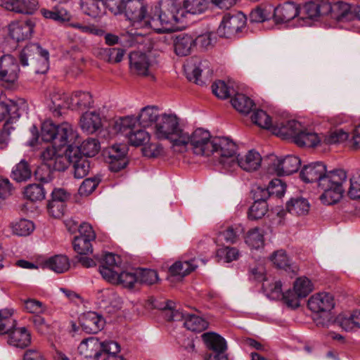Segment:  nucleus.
I'll list each match as a JSON object with an SVG mask.
<instances>
[{"instance_id":"16","label":"nucleus","mask_w":360,"mask_h":360,"mask_svg":"<svg viewBox=\"0 0 360 360\" xmlns=\"http://www.w3.org/2000/svg\"><path fill=\"white\" fill-rule=\"evenodd\" d=\"M34 27L35 21L32 18L13 22L8 25V34L18 42L23 41L31 37Z\"/></svg>"},{"instance_id":"57","label":"nucleus","mask_w":360,"mask_h":360,"mask_svg":"<svg viewBox=\"0 0 360 360\" xmlns=\"http://www.w3.org/2000/svg\"><path fill=\"white\" fill-rule=\"evenodd\" d=\"M24 195L30 201H39L44 199L45 191L41 185L33 184L25 187Z\"/></svg>"},{"instance_id":"18","label":"nucleus","mask_w":360,"mask_h":360,"mask_svg":"<svg viewBox=\"0 0 360 360\" xmlns=\"http://www.w3.org/2000/svg\"><path fill=\"white\" fill-rule=\"evenodd\" d=\"M303 127L301 122L295 120L281 122H275L273 134L284 139H291L295 143L300 133L303 130Z\"/></svg>"},{"instance_id":"56","label":"nucleus","mask_w":360,"mask_h":360,"mask_svg":"<svg viewBox=\"0 0 360 360\" xmlns=\"http://www.w3.org/2000/svg\"><path fill=\"white\" fill-rule=\"evenodd\" d=\"M137 122V118L133 116H127L120 118L115 122L114 129L115 131L122 134H129L133 131V128Z\"/></svg>"},{"instance_id":"38","label":"nucleus","mask_w":360,"mask_h":360,"mask_svg":"<svg viewBox=\"0 0 360 360\" xmlns=\"http://www.w3.org/2000/svg\"><path fill=\"white\" fill-rule=\"evenodd\" d=\"M160 115L158 113V108L155 106H146L142 108L137 120L139 124L143 127L151 126L153 123L156 124Z\"/></svg>"},{"instance_id":"3","label":"nucleus","mask_w":360,"mask_h":360,"mask_svg":"<svg viewBox=\"0 0 360 360\" xmlns=\"http://www.w3.org/2000/svg\"><path fill=\"white\" fill-rule=\"evenodd\" d=\"M40 136L44 142H51L55 146L64 147L71 144L77 135L68 122L56 125L51 120H46L41 124Z\"/></svg>"},{"instance_id":"9","label":"nucleus","mask_w":360,"mask_h":360,"mask_svg":"<svg viewBox=\"0 0 360 360\" xmlns=\"http://www.w3.org/2000/svg\"><path fill=\"white\" fill-rule=\"evenodd\" d=\"M245 23L246 17L242 12L227 13L223 17L217 33L220 37L231 38L245 27Z\"/></svg>"},{"instance_id":"10","label":"nucleus","mask_w":360,"mask_h":360,"mask_svg":"<svg viewBox=\"0 0 360 360\" xmlns=\"http://www.w3.org/2000/svg\"><path fill=\"white\" fill-rule=\"evenodd\" d=\"M202 338L207 348L211 350L206 354L204 360H228L225 353L227 345L225 339L215 333H205Z\"/></svg>"},{"instance_id":"37","label":"nucleus","mask_w":360,"mask_h":360,"mask_svg":"<svg viewBox=\"0 0 360 360\" xmlns=\"http://www.w3.org/2000/svg\"><path fill=\"white\" fill-rule=\"evenodd\" d=\"M286 210L292 214L305 215L309 210V203L304 198H292L286 203Z\"/></svg>"},{"instance_id":"63","label":"nucleus","mask_w":360,"mask_h":360,"mask_svg":"<svg viewBox=\"0 0 360 360\" xmlns=\"http://www.w3.org/2000/svg\"><path fill=\"white\" fill-rule=\"evenodd\" d=\"M137 283L153 285L158 280V273L152 269H140L137 272Z\"/></svg>"},{"instance_id":"62","label":"nucleus","mask_w":360,"mask_h":360,"mask_svg":"<svg viewBox=\"0 0 360 360\" xmlns=\"http://www.w3.org/2000/svg\"><path fill=\"white\" fill-rule=\"evenodd\" d=\"M41 15L47 19H51L57 22H65L70 20V14L65 9L48 10L42 8L40 11Z\"/></svg>"},{"instance_id":"19","label":"nucleus","mask_w":360,"mask_h":360,"mask_svg":"<svg viewBox=\"0 0 360 360\" xmlns=\"http://www.w3.org/2000/svg\"><path fill=\"white\" fill-rule=\"evenodd\" d=\"M307 306L314 314L330 311L335 306L334 297L328 292L316 293L309 299Z\"/></svg>"},{"instance_id":"7","label":"nucleus","mask_w":360,"mask_h":360,"mask_svg":"<svg viewBox=\"0 0 360 360\" xmlns=\"http://www.w3.org/2000/svg\"><path fill=\"white\" fill-rule=\"evenodd\" d=\"M128 148L127 145L114 144L103 150V156L108 163L109 169L113 172H118L124 169L128 163Z\"/></svg>"},{"instance_id":"14","label":"nucleus","mask_w":360,"mask_h":360,"mask_svg":"<svg viewBox=\"0 0 360 360\" xmlns=\"http://www.w3.org/2000/svg\"><path fill=\"white\" fill-rule=\"evenodd\" d=\"M192 62L188 63L185 66V72L187 79L198 85H203L205 82L201 79L202 75L209 77L212 74L208 60H200L193 58Z\"/></svg>"},{"instance_id":"21","label":"nucleus","mask_w":360,"mask_h":360,"mask_svg":"<svg viewBox=\"0 0 360 360\" xmlns=\"http://www.w3.org/2000/svg\"><path fill=\"white\" fill-rule=\"evenodd\" d=\"M79 319L82 330L86 333H97L105 325V320L102 316L94 311L84 313Z\"/></svg>"},{"instance_id":"22","label":"nucleus","mask_w":360,"mask_h":360,"mask_svg":"<svg viewBox=\"0 0 360 360\" xmlns=\"http://www.w3.org/2000/svg\"><path fill=\"white\" fill-rule=\"evenodd\" d=\"M38 5V0H0V6L19 13L32 14Z\"/></svg>"},{"instance_id":"64","label":"nucleus","mask_w":360,"mask_h":360,"mask_svg":"<svg viewBox=\"0 0 360 360\" xmlns=\"http://www.w3.org/2000/svg\"><path fill=\"white\" fill-rule=\"evenodd\" d=\"M101 179L96 176L85 179L79 188L80 195L88 196L96 188Z\"/></svg>"},{"instance_id":"31","label":"nucleus","mask_w":360,"mask_h":360,"mask_svg":"<svg viewBox=\"0 0 360 360\" xmlns=\"http://www.w3.org/2000/svg\"><path fill=\"white\" fill-rule=\"evenodd\" d=\"M318 187L323 190L320 199L321 200L327 205H331L335 203L333 202V186L329 172H323L322 176L316 182Z\"/></svg>"},{"instance_id":"8","label":"nucleus","mask_w":360,"mask_h":360,"mask_svg":"<svg viewBox=\"0 0 360 360\" xmlns=\"http://www.w3.org/2000/svg\"><path fill=\"white\" fill-rule=\"evenodd\" d=\"M313 290L311 281L305 276L297 278L294 282L293 290H288L284 295L288 307L296 309L300 306V299L306 297Z\"/></svg>"},{"instance_id":"49","label":"nucleus","mask_w":360,"mask_h":360,"mask_svg":"<svg viewBox=\"0 0 360 360\" xmlns=\"http://www.w3.org/2000/svg\"><path fill=\"white\" fill-rule=\"evenodd\" d=\"M252 121L259 127L271 130L273 132L275 122L271 121V118L266 112L262 110H257L251 115Z\"/></svg>"},{"instance_id":"33","label":"nucleus","mask_w":360,"mask_h":360,"mask_svg":"<svg viewBox=\"0 0 360 360\" xmlns=\"http://www.w3.org/2000/svg\"><path fill=\"white\" fill-rule=\"evenodd\" d=\"M79 6L83 13L94 18L104 13V0H80Z\"/></svg>"},{"instance_id":"36","label":"nucleus","mask_w":360,"mask_h":360,"mask_svg":"<svg viewBox=\"0 0 360 360\" xmlns=\"http://www.w3.org/2000/svg\"><path fill=\"white\" fill-rule=\"evenodd\" d=\"M32 169L30 164L25 160H22L13 168L11 177L18 183L25 182L32 176Z\"/></svg>"},{"instance_id":"11","label":"nucleus","mask_w":360,"mask_h":360,"mask_svg":"<svg viewBox=\"0 0 360 360\" xmlns=\"http://www.w3.org/2000/svg\"><path fill=\"white\" fill-rule=\"evenodd\" d=\"M269 173H276L278 176L290 175L297 172L301 165L300 159L295 155H287L282 160H278L276 156L269 157Z\"/></svg>"},{"instance_id":"48","label":"nucleus","mask_w":360,"mask_h":360,"mask_svg":"<svg viewBox=\"0 0 360 360\" xmlns=\"http://www.w3.org/2000/svg\"><path fill=\"white\" fill-rule=\"evenodd\" d=\"M11 228L13 234L19 236H27L34 231V226L31 221L20 219L17 221L11 223Z\"/></svg>"},{"instance_id":"4","label":"nucleus","mask_w":360,"mask_h":360,"mask_svg":"<svg viewBox=\"0 0 360 360\" xmlns=\"http://www.w3.org/2000/svg\"><path fill=\"white\" fill-rule=\"evenodd\" d=\"M19 58L22 66H33L36 73H45L48 69L49 52L38 44H30L24 47Z\"/></svg>"},{"instance_id":"39","label":"nucleus","mask_w":360,"mask_h":360,"mask_svg":"<svg viewBox=\"0 0 360 360\" xmlns=\"http://www.w3.org/2000/svg\"><path fill=\"white\" fill-rule=\"evenodd\" d=\"M321 141H322V136H319L304 126L303 130L295 141V143L299 146L316 147Z\"/></svg>"},{"instance_id":"13","label":"nucleus","mask_w":360,"mask_h":360,"mask_svg":"<svg viewBox=\"0 0 360 360\" xmlns=\"http://www.w3.org/2000/svg\"><path fill=\"white\" fill-rule=\"evenodd\" d=\"M129 59L130 70L133 74L154 78L151 72L153 64L146 53L132 51L129 56Z\"/></svg>"},{"instance_id":"52","label":"nucleus","mask_w":360,"mask_h":360,"mask_svg":"<svg viewBox=\"0 0 360 360\" xmlns=\"http://www.w3.org/2000/svg\"><path fill=\"white\" fill-rule=\"evenodd\" d=\"M95 239L85 238L84 236H75L72 241L74 250L79 255H88L92 253L93 248L91 241Z\"/></svg>"},{"instance_id":"44","label":"nucleus","mask_w":360,"mask_h":360,"mask_svg":"<svg viewBox=\"0 0 360 360\" xmlns=\"http://www.w3.org/2000/svg\"><path fill=\"white\" fill-rule=\"evenodd\" d=\"M70 105L77 106L80 110L92 107L93 99L89 92L75 91L70 98Z\"/></svg>"},{"instance_id":"59","label":"nucleus","mask_w":360,"mask_h":360,"mask_svg":"<svg viewBox=\"0 0 360 360\" xmlns=\"http://www.w3.org/2000/svg\"><path fill=\"white\" fill-rule=\"evenodd\" d=\"M268 211L266 202H254L248 210V219L257 220L262 219Z\"/></svg>"},{"instance_id":"2","label":"nucleus","mask_w":360,"mask_h":360,"mask_svg":"<svg viewBox=\"0 0 360 360\" xmlns=\"http://www.w3.org/2000/svg\"><path fill=\"white\" fill-rule=\"evenodd\" d=\"M155 135L158 139L169 140L174 153L185 152L187 133L179 127V119L175 115H161L155 125Z\"/></svg>"},{"instance_id":"45","label":"nucleus","mask_w":360,"mask_h":360,"mask_svg":"<svg viewBox=\"0 0 360 360\" xmlns=\"http://www.w3.org/2000/svg\"><path fill=\"white\" fill-rule=\"evenodd\" d=\"M231 102L236 110L243 114H248L254 106L253 101L243 94H236Z\"/></svg>"},{"instance_id":"20","label":"nucleus","mask_w":360,"mask_h":360,"mask_svg":"<svg viewBox=\"0 0 360 360\" xmlns=\"http://www.w3.org/2000/svg\"><path fill=\"white\" fill-rule=\"evenodd\" d=\"M60 148L52 144L51 146H48L45 148L41 154L42 163L46 165L50 164L53 167V169L58 172L64 171L67 168L66 151L64 156L58 155L57 153V148Z\"/></svg>"},{"instance_id":"30","label":"nucleus","mask_w":360,"mask_h":360,"mask_svg":"<svg viewBox=\"0 0 360 360\" xmlns=\"http://www.w3.org/2000/svg\"><path fill=\"white\" fill-rule=\"evenodd\" d=\"M102 126L100 115L96 112H86L80 119V127L87 134H93Z\"/></svg>"},{"instance_id":"29","label":"nucleus","mask_w":360,"mask_h":360,"mask_svg":"<svg viewBox=\"0 0 360 360\" xmlns=\"http://www.w3.org/2000/svg\"><path fill=\"white\" fill-rule=\"evenodd\" d=\"M120 257L112 253H106L103 259V264L99 268L100 274L102 277L108 281V276H115L119 271L120 267L119 263Z\"/></svg>"},{"instance_id":"12","label":"nucleus","mask_w":360,"mask_h":360,"mask_svg":"<svg viewBox=\"0 0 360 360\" xmlns=\"http://www.w3.org/2000/svg\"><path fill=\"white\" fill-rule=\"evenodd\" d=\"M72 165V172L76 179L85 177L90 171V161L88 158L79 155V150L73 147L72 143L68 145L66 149V162Z\"/></svg>"},{"instance_id":"61","label":"nucleus","mask_w":360,"mask_h":360,"mask_svg":"<svg viewBox=\"0 0 360 360\" xmlns=\"http://www.w3.org/2000/svg\"><path fill=\"white\" fill-rule=\"evenodd\" d=\"M348 137V133L340 129L330 131L327 135H322V141L326 144H336L346 141Z\"/></svg>"},{"instance_id":"27","label":"nucleus","mask_w":360,"mask_h":360,"mask_svg":"<svg viewBox=\"0 0 360 360\" xmlns=\"http://www.w3.org/2000/svg\"><path fill=\"white\" fill-rule=\"evenodd\" d=\"M299 6L291 1L279 5L274 9V18L278 22H286L298 15Z\"/></svg>"},{"instance_id":"43","label":"nucleus","mask_w":360,"mask_h":360,"mask_svg":"<svg viewBox=\"0 0 360 360\" xmlns=\"http://www.w3.org/2000/svg\"><path fill=\"white\" fill-rule=\"evenodd\" d=\"M101 344V356L103 354L106 356L103 360H127L122 356L117 355L120 351V346L117 342L111 340Z\"/></svg>"},{"instance_id":"23","label":"nucleus","mask_w":360,"mask_h":360,"mask_svg":"<svg viewBox=\"0 0 360 360\" xmlns=\"http://www.w3.org/2000/svg\"><path fill=\"white\" fill-rule=\"evenodd\" d=\"M101 344L98 339L94 337L83 340L78 347L81 356L86 359L98 360L101 357Z\"/></svg>"},{"instance_id":"58","label":"nucleus","mask_w":360,"mask_h":360,"mask_svg":"<svg viewBox=\"0 0 360 360\" xmlns=\"http://www.w3.org/2000/svg\"><path fill=\"white\" fill-rule=\"evenodd\" d=\"M215 36L212 32H205L194 38L195 47L201 50H207L214 46Z\"/></svg>"},{"instance_id":"34","label":"nucleus","mask_w":360,"mask_h":360,"mask_svg":"<svg viewBox=\"0 0 360 360\" xmlns=\"http://www.w3.org/2000/svg\"><path fill=\"white\" fill-rule=\"evenodd\" d=\"M115 276H108V281L113 283L122 285L124 288L132 289L137 283V274L129 271H119Z\"/></svg>"},{"instance_id":"47","label":"nucleus","mask_w":360,"mask_h":360,"mask_svg":"<svg viewBox=\"0 0 360 360\" xmlns=\"http://www.w3.org/2000/svg\"><path fill=\"white\" fill-rule=\"evenodd\" d=\"M209 0H185L184 7L191 14L198 15L205 13L210 6Z\"/></svg>"},{"instance_id":"51","label":"nucleus","mask_w":360,"mask_h":360,"mask_svg":"<svg viewBox=\"0 0 360 360\" xmlns=\"http://www.w3.org/2000/svg\"><path fill=\"white\" fill-rule=\"evenodd\" d=\"M13 309L0 310V335L9 332L15 325Z\"/></svg>"},{"instance_id":"40","label":"nucleus","mask_w":360,"mask_h":360,"mask_svg":"<svg viewBox=\"0 0 360 360\" xmlns=\"http://www.w3.org/2000/svg\"><path fill=\"white\" fill-rule=\"evenodd\" d=\"M353 16L352 6L346 2L333 3L332 18L337 21L349 20Z\"/></svg>"},{"instance_id":"54","label":"nucleus","mask_w":360,"mask_h":360,"mask_svg":"<svg viewBox=\"0 0 360 360\" xmlns=\"http://www.w3.org/2000/svg\"><path fill=\"white\" fill-rule=\"evenodd\" d=\"M68 96L64 94L53 93L51 96V105L50 108L56 113V115H60V110L70 107V103L68 101Z\"/></svg>"},{"instance_id":"53","label":"nucleus","mask_w":360,"mask_h":360,"mask_svg":"<svg viewBox=\"0 0 360 360\" xmlns=\"http://www.w3.org/2000/svg\"><path fill=\"white\" fill-rule=\"evenodd\" d=\"M56 169H53V167L50 165V164H44L41 163L39 165L37 169L34 172V176L35 179L42 182V183H49L53 179V173L56 172Z\"/></svg>"},{"instance_id":"50","label":"nucleus","mask_w":360,"mask_h":360,"mask_svg":"<svg viewBox=\"0 0 360 360\" xmlns=\"http://www.w3.org/2000/svg\"><path fill=\"white\" fill-rule=\"evenodd\" d=\"M193 261L176 262L169 268V272L172 276H181L182 277L194 271L197 266L192 263Z\"/></svg>"},{"instance_id":"46","label":"nucleus","mask_w":360,"mask_h":360,"mask_svg":"<svg viewBox=\"0 0 360 360\" xmlns=\"http://www.w3.org/2000/svg\"><path fill=\"white\" fill-rule=\"evenodd\" d=\"M184 325L189 330L202 332L208 327V322L198 316L186 314Z\"/></svg>"},{"instance_id":"35","label":"nucleus","mask_w":360,"mask_h":360,"mask_svg":"<svg viewBox=\"0 0 360 360\" xmlns=\"http://www.w3.org/2000/svg\"><path fill=\"white\" fill-rule=\"evenodd\" d=\"M333 186V202H338L342 197L344 188L342 183L346 181L347 174L343 169H335L329 172Z\"/></svg>"},{"instance_id":"60","label":"nucleus","mask_w":360,"mask_h":360,"mask_svg":"<svg viewBox=\"0 0 360 360\" xmlns=\"http://www.w3.org/2000/svg\"><path fill=\"white\" fill-rule=\"evenodd\" d=\"M131 145L139 146L146 144L150 140L149 134L143 129H138L127 134Z\"/></svg>"},{"instance_id":"55","label":"nucleus","mask_w":360,"mask_h":360,"mask_svg":"<svg viewBox=\"0 0 360 360\" xmlns=\"http://www.w3.org/2000/svg\"><path fill=\"white\" fill-rule=\"evenodd\" d=\"M245 243L252 249H259L264 246V236L259 229L250 230L245 238Z\"/></svg>"},{"instance_id":"17","label":"nucleus","mask_w":360,"mask_h":360,"mask_svg":"<svg viewBox=\"0 0 360 360\" xmlns=\"http://www.w3.org/2000/svg\"><path fill=\"white\" fill-rule=\"evenodd\" d=\"M20 68L14 57L4 55L0 57V81L14 83L18 78Z\"/></svg>"},{"instance_id":"1","label":"nucleus","mask_w":360,"mask_h":360,"mask_svg":"<svg viewBox=\"0 0 360 360\" xmlns=\"http://www.w3.org/2000/svg\"><path fill=\"white\" fill-rule=\"evenodd\" d=\"M184 12L179 4L173 0H166L151 9L147 27L161 33L163 30L178 24L184 17Z\"/></svg>"},{"instance_id":"6","label":"nucleus","mask_w":360,"mask_h":360,"mask_svg":"<svg viewBox=\"0 0 360 360\" xmlns=\"http://www.w3.org/2000/svg\"><path fill=\"white\" fill-rule=\"evenodd\" d=\"M188 140L185 143V151L190 143L193 153L198 155L209 156L213 150L212 139L208 131L199 128L195 130L190 136L187 133Z\"/></svg>"},{"instance_id":"32","label":"nucleus","mask_w":360,"mask_h":360,"mask_svg":"<svg viewBox=\"0 0 360 360\" xmlns=\"http://www.w3.org/2000/svg\"><path fill=\"white\" fill-rule=\"evenodd\" d=\"M270 259L277 268L285 270L291 277L296 274L297 268L291 263L284 250L274 252Z\"/></svg>"},{"instance_id":"15","label":"nucleus","mask_w":360,"mask_h":360,"mask_svg":"<svg viewBox=\"0 0 360 360\" xmlns=\"http://www.w3.org/2000/svg\"><path fill=\"white\" fill-rule=\"evenodd\" d=\"M142 1L127 0L123 13L130 21L147 27L146 21L149 18V14L147 13V8Z\"/></svg>"},{"instance_id":"25","label":"nucleus","mask_w":360,"mask_h":360,"mask_svg":"<svg viewBox=\"0 0 360 360\" xmlns=\"http://www.w3.org/2000/svg\"><path fill=\"white\" fill-rule=\"evenodd\" d=\"M5 334H8V343L15 347L23 349L31 343V335L25 327L16 328L15 325L13 328Z\"/></svg>"},{"instance_id":"26","label":"nucleus","mask_w":360,"mask_h":360,"mask_svg":"<svg viewBox=\"0 0 360 360\" xmlns=\"http://www.w3.org/2000/svg\"><path fill=\"white\" fill-rule=\"evenodd\" d=\"M326 166L321 162L304 165L300 172V178L305 183L317 182L326 172Z\"/></svg>"},{"instance_id":"42","label":"nucleus","mask_w":360,"mask_h":360,"mask_svg":"<svg viewBox=\"0 0 360 360\" xmlns=\"http://www.w3.org/2000/svg\"><path fill=\"white\" fill-rule=\"evenodd\" d=\"M51 270L58 274L63 273L69 269V259L63 255H58L50 257L45 263Z\"/></svg>"},{"instance_id":"41","label":"nucleus","mask_w":360,"mask_h":360,"mask_svg":"<svg viewBox=\"0 0 360 360\" xmlns=\"http://www.w3.org/2000/svg\"><path fill=\"white\" fill-rule=\"evenodd\" d=\"M72 145L73 147H76L79 150V155H82L86 158L95 156L98 153L101 148L99 141L93 138L86 139L82 143L80 146Z\"/></svg>"},{"instance_id":"24","label":"nucleus","mask_w":360,"mask_h":360,"mask_svg":"<svg viewBox=\"0 0 360 360\" xmlns=\"http://www.w3.org/2000/svg\"><path fill=\"white\" fill-rule=\"evenodd\" d=\"M262 161L260 154L255 150H249L243 157H239L238 155L234 160L236 167L238 166L249 172L257 170L261 166Z\"/></svg>"},{"instance_id":"28","label":"nucleus","mask_w":360,"mask_h":360,"mask_svg":"<svg viewBox=\"0 0 360 360\" xmlns=\"http://www.w3.org/2000/svg\"><path fill=\"white\" fill-rule=\"evenodd\" d=\"M174 51L177 56L189 55L195 47L194 38L188 34L180 33L174 39Z\"/></svg>"},{"instance_id":"5","label":"nucleus","mask_w":360,"mask_h":360,"mask_svg":"<svg viewBox=\"0 0 360 360\" xmlns=\"http://www.w3.org/2000/svg\"><path fill=\"white\" fill-rule=\"evenodd\" d=\"M213 150L212 154L218 155V162L226 170L236 167L234 160L237 157V146L231 139L226 137L212 138Z\"/></svg>"}]
</instances>
